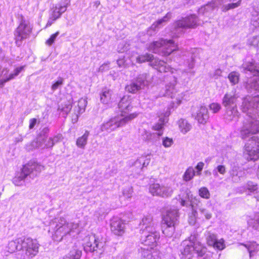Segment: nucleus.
I'll list each match as a JSON object with an SVG mask.
<instances>
[{
  "instance_id": "f257e3e1",
  "label": "nucleus",
  "mask_w": 259,
  "mask_h": 259,
  "mask_svg": "<svg viewBox=\"0 0 259 259\" xmlns=\"http://www.w3.org/2000/svg\"><path fill=\"white\" fill-rule=\"evenodd\" d=\"M241 109L247 113V117L240 130V136L246 139L259 132V120L255 119V114H258L259 96L246 97L243 99Z\"/></svg>"
},
{
  "instance_id": "f03ea898",
  "label": "nucleus",
  "mask_w": 259,
  "mask_h": 259,
  "mask_svg": "<svg viewBox=\"0 0 259 259\" xmlns=\"http://www.w3.org/2000/svg\"><path fill=\"white\" fill-rule=\"evenodd\" d=\"M78 224L70 222L63 218L56 219L50 223V230L52 232L54 240L60 241L63 238L67 235H73L77 233Z\"/></svg>"
},
{
  "instance_id": "7ed1b4c3",
  "label": "nucleus",
  "mask_w": 259,
  "mask_h": 259,
  "mask_svg": "<svg viewBox=\"0 0 259 259\" xmlns=\"http://www.w3.org/2000/svg\"><path fill=\"white\" fill-rule=\"evenodd\" d=\"M43 169L42 165L35 162H30L23 166L19 175L13 179V183L16 186H21L27 176L34 178Z\"/></svg>"
},
{
  "instance_id": "20e7f679",
  "label": "nucleus",
  "mask_w": 259,
  "mask_h": 259,
  "mask_svg": "<svg viewBox=\"0 0 259 259\" xmlns=\"http://www.w3.org/2000/svg\"><path fill=\"white\" fill-rule=\"evenodd\" d=\"M162 49V54L164 56L169 55L172 52L178 49V46L173 40L160 39L150 44L148 50L154 53H160L159 49Z\"/></svg>"
},
{
  "instance_id": "39448f33",
  "label": "nucleus",
  "mask_w": 259,
  "mask_h": 259,
  "mask_svg": "<svg viewBox=\"0 0 259 259\" xmlns=\"http://www.w3.org/2000/svg\"><path fill=\"white\" fill-rule=\"evenodd\" d=\"M137 114L134 113L129 116L123 115H117L111 118L107 122L103 123L101 126L102 132H110L116 128L124 125L126 122L137 116Z\"/></svg>"
},
{
  "instance_id": "423d86ee",
  "label": "nucleus",
  "mask_w": 259,
  "mask_h": 259,
  "mask_svg": "<svg viewBox=\"0 0 259 259\" xmlns=\"http://www.w3.org/2000/svg\"><path fill=\"white\" fill-rule=\"evenodd\" d=\"M32 26L29 21L21 17L19 24L14 32L16 44L20 46L23 40L28 38L32 32Z\"/></svg>"
},
{
  "instance_id": "0eeeda50",
  "label": "nucleus",
  "mask_w": 259,
  "mask_h": 259,
  "mask_svg": "<svg viewBox=\"0 0 259 259\" xmlns=\"http://www.w3.org/2000/svg\"><path fill=\"white\" fill-rule=\"evenodd\" d=\"M243 155L247 161H256L259 159V139L252 136L251 140L245 144Z\"/></svg>"
},
{
  "instance_id": "6e6552de",
  "label": "nucleus",
  "mask_w": 259,
  "mask_h": 259,
  "mask_svg": "<svg viewBox=\"0 0 259 259\" xmlns=\"http://www.w3.org/2000/svg\"><path fill=\"white\" fill-rule=\"evenodd\" d=\"M242 67L253 74V76L247 81L246 88L259 91V63L257 64L252 61L244 63Z\"/></svg>"
},
{
  "instance_id": "1a4fd4ad",
  "label": "nucleus",
  "mask_w": 259,
  "mask_h": 259,
  "mask_svg": "<svg viewBox=\"0 0 259 259\" xmlns=\"http://www.w3.org/2000/svg\"><path fill=\"white\" fill-rule=\"evenodd\" d=\"M70 3V0H62L60 3L53 6L46 26H51L55 21L59 18L61 15L66 12Z\"/></svg>"
},
{
  "instance_id": "9d476101",
  "label": "nucleus",
  "mask_w": 259,
  "mask_h": 259,
  "mask_svg": "<svg viewBox=\"0 0 259 259\" xmlns=\"http://www.w3.org/2000/svg\"><path fill=\"white\" fill-rule=\"evenodd\" d=\"M39 244L36 239L30 238H24L22 244V249L24 251L25 256L31 259L38 253Z\"/></svg>"
},
{
  "instance_id": "9b49d317",
  "label": "nucleus",
  "mask_w": 259,
  "mask_h": 259,
  "mask_svg": "<svg viewBox=\"0 0 259 259\" xmlns=\"http://www.w3.org/2000/svg\"><path fill=\"white\" fill-rule=\"evenodd\" d=\"M104 244V242L98 238L95 235H92L87 238L84 249L87 252H96L101 254L103 252Z\"/></svg>"
},
{
  "instance_id": "f8f14e48",
  "label": "nucleus",
  "mask_w": 259,
  "mask_h": 259,
  "mask_svg": "<svg viewBox=\"0 0 259 259\" xmlns=\"http://www.w3.org/2000/svg\"><path fill=\"white\" fill-rule=\"evenodd\" d=\"M198 25V21L196 16L191 15L176 21L174 24V27L176 30H178L180 28H194Z\"/></svg>"
},
{
  "instance_id": "ddd939ff",
  "label": "nucleus",
  "mask_w": 259,
  "mask_h": 259,
  "mask_svg": "<svg viewBox=\"0 0 259 259\" xmlns=\"http://www.w3.org/2000/svg\"><path fill=\"white\" fill-rule=\"evenodd\" d=\"M159 238V234L155 229L152 231H143L141 232V242L146 246H150L153 248L156 246L157 241Z\"/></svg>"
},
{
  "instance_id": "4468645a",
  "label": "nucleus",
  "mask_w": 259,
  "mask_h": 259,
  "mask_svg": "<svg viewBox=\"0 0 259 259\" xmlns=\"http://www.w3.org/2000/svg\"><path fill=\"white\" fill-rule=\"evenodd\" d=\"M24 66L16 68L13 73L9 74V70L7 68L0 69V88H3L7 81L14 79L24 69Z\"/></svg>"
},
{
  "instance_id": "2eb2a0df",
  "label": "nucleus",
  "mask_w": 259,
  "mask_h": 259,
  "mask_svg": "<svg viewBox=\"0 0 259 259\" xmlns=\"http://www.w3.org/2000/svg\"><path fill=\"white\" fill-rule=\"evenodd\" d=\"M147 75L146 73L140 74L137 79L126 86L125 89L129 93H136L142 89L146 84Z\"/></svg>"
},
{
  "instance_id": "dca6fc26",
  "label": "nucleus",
  "mask_w": 259,
  "mask_h": 259,
  "mask_svg": "<svg viewBox=\"0 0 259 259\" xmlns=\"http://www.w3.org/2000/svg\"><path fill=\"white\" fill-rule=\"evenodd\" d=\"M179 217L178 210L177 208H170L163 214L162 224L176 225L178 221Z\"/></svg>"
},
{
  "instance_id": "f3484780",
  "label": "nucleus",
  "mask_w": 259,
  "mask_h": 259,
  "mask_svg": "<svg viewBox=\"0 0 259 259\" xmlns=\"http://www.w3.org/2000/svg\"><path fill=\"white\" fill-rule=\"evenodd\" d=\"M110 226L111 230L114 234L121 236L124 233L125 224L121 219L118 218H113Z\"/></svg>"
},
{
  "instance_id": "a211bd4d",
  "label": "nucleus",
  "mask_w": 259,
  "mask_h": 259,
  "mask_svg": "<svg viewBox=\"0 0 259 259\" xmlns=\"http://www.w3.org/2000/svg\"><path fill=\"white\" fill-rule=\"evenodd\" d=\"M118 107L121 112L120 115H123L126 116H129L131 114L127 115L126 114L131 111L133 108L132 99L130 96H123L118 103Z\"/></svg>"
},
{
  "instance_id": "6ab92c4d",
  "label": "nucleus",
  "mask_w": 259,
  "mask_h": 259,
  "mask_svg": "<svg viewBox=\"0 0 259 259\" xmlns=\"http://www.w3.org/2000/svg\"><path fill=\"white\" fill-rule=\"evenodd\" d=\"M49 131L50 130L48 127H44L40 132L37 140L32 141L30 145L26 146L27 149L28 150H32L33 149L42 147L41 141H44V139L48 136Z\"/></svg>"
},
{
  "instance_id": "aec40b11",
  "label": "nucleus",
  "mask_w": 259,
  "mask_h": 259,
  "mask_svg": "<svg viewBox=\"0 0 259 259\" xmlns=\"http://www.w3.org/2000/svg\"><path fill=\"white\" fill-rule=\"evenodd\" d=\"M238 98V96L235 92H227L222 99V104L226 108L236 106V103Z\"/></svg>"
},
{
  "instance_id": "412c9836",
  "label": "nucleus",
  "mask_w": 259,
  "mask_h": 259,
  "mask_svg": "<svg viewBox=\"0 0 259 259\" xmlns=\"http://www.w3.org/2000/svg\"><path fill=\"white\" fill-rule=\"evenodd\" d=\"M186 240L182 243L183 248L181 249V253L188 259H190L194 252L193 240Z\"/></svg>"
},
{
  "instance_id": "4be33fe9",
  "label": "nucleus",
  "mask_w": 259,
  "mask_h": 259,
  "mask_svg": "<svg viewBox=\"0 0 259 259\" xmlns=\"http://www.w3.org/2000/svg\"><path fill=\"white\" fill-rule=\"evenodd\" d=\"M139 225L142 232L143 231H152L155 229L154 224L153 222V218L150 214L144 216Z\"/></svg>"
},
{
  "instance_id": "5701e85b",
  "label": "nucleus",
  "mask_w": 259,
  "mask_h": 259,
  "mask_svg": "<svg viewBox=\"0 0 259 259\" xmlns=\"http://www.w3.org/2000/svg\"><path fill=\"white\" fill-rule=\"evenodd\" d=\"M195 119L199 123L205 124L209 119L207 108L205 106H201L197 112Z\"/></svg>"
},
{
  "instance_id": "b1692460",
  "label": "nucleus",
  "mask_w": 259,
  "mask_h": 259,
  "mask_svg": "<svg viewBox=\"0 0 259 259\" xmlns=\"http://www.w3.org/2000/svg\"><path fill=\"white\" fill-rule=\"evenodd\" d=\"M223 3V0H212L210 3L201 7L198 13L200 14H204L207 12L212 11L214 8L218 7Z\"/></svg>"
},
{
  "instance_id": "393cba45",
  "label": "nucleus",
  "mask_w": 259,
  "mask_h": 259,
  "mask_svg": "<svg viewBox=\"0 0 259 259\" xmlns=\"http://www.w3.org/2000/svg\"><path fill=\"white\" fill-rule=\"evenodd\" d=\"M23 240L22 238H18L10 241L7 246L8 251L13 253L17 250H22Z\"/></svg>"
},
{
  "instance_id": "a878e982",
  "label": "nucleus",
  "mask_w": 259,
  "mask_h": 259,
  "mask_svg": "<svg viewBox=\"0 0 259 259\" xmlns=\"http://www.w3.org/2000/svg\"><path fill=\"white\" fill-rule=\"evenodd\" d=\"M177 82V78L174 77L172 80L166 85L165 96H169L171 98L175 97V94L176 92L175 86Z\"/></svg>"
},
{
  "instance_id": "bb28decb",
  "label": "nucleus",
  "mask_w": 259,
  "mask_h": 259,
  "mask_svg": "<svg viewBox=\"0 0 259 259\" xmlns=\"http://www.w3.org/2000/svg\"><path fill=\"white\" fill-rule=\"evenodd\" d=\"M238 116L239 112L237 110L236 106L226 108V118L228 120H235L238 118Z\"/></svg>"
},
{
  "instance_id": "cd10ccee",
  "label": "nucleus",
  "mask_w": 259,
  "mask_h": 259,
  "mask_svg": "<svg viewBox=\"0 0 259 259\" xmlns=\"http://www.w3.org/2000/svg\"><path fill=\"white\" fill-rule=\"evenodd\" d=\"M62 139V136L61 135H57L53 137H50L48 139H44V141H41V144H45L44 148H52L53 146L58 143Z\"/></svg>"
},
{
  "instance_id": "c85d7f7f",
  "label": "nucleus",
  "mask_w": 259,
  "mask_h": 259,
  "mask_svg": "<svg viewBox=\"0 0 259 259\" xmlns=\"http://www.w3.org/2000/svg\"><path fill=\"white\" fill-rule=\"evenodd\" d=\"M90 135V132L85 131L83 135L78 137L76 141V145L80 149H84L88 143V138Z\"/></svg>"
},
{
  "instance_id": "c756f323",
  "label": "nucleus",
  "mask_w": 259,
  "mask_h": 259,
  "mask_svg": "<svg viewBox=\"0 0 259 259\" xmlns=\"http://www.w3.org/2000/svg\"><path fill=\"white\" fill-rule=\"evenodd\" d=\"M194 252H196L198 256H203L206 252L207 248L200 242L193 240Z\"/></svg>"
},
{
  "instance_id": "7c9ffc66",
  "label": "nucleus",
  "mask_w": 259,
  "mask_h": 259,
  "mask_svg": "<svg viewBox=\"0 0 259 259\" xmlns=\"http://www.w3.org/2000/svg\"><path fill=\"white\" fill-rule=\"evenodd\" d=\"M112 92L107 89H104L100 95V100L102 103L108 104L110 103Z\"/></svg>"
},
{
  "instance_id": "2f4dec72",
  "label": "nucleus",
  "mask_w": 259,
  "mask_h": 259,
  "mask_svg": "<svg viewBox=\"0 0 259 259\" xmlns=\"http://www.w3.org/2000/svg\"><path fill=\"white\" fill-rule=\"evenodd\" d=\"M155 66H156V69L161 72H166L170 71L173 73L172 68L169 66H166V64L165 62L161 60H155Z\"/></svg>"
},
{
  "instance_id": "473e14b6",
  "label": "nucleus",
  "mask_w": 259,
  "mask_h": 259,
  "mask_svg": "<svg viewBox=\"0 0 259 259\" xmlns=\"http://www.w3.org/2000/svg\"><path fill=\"white\" fill-rule=\"evenodd\" d=\"M82 254L80 250L74 248L66 255L64 256L62 259H80Z\"/></svg>"
},
{
  "instance_id": "72a5a7b5",
  "label": "nucleus",
  "mask_w": 259,
  "mask_h": 259,
  "mask_svg": "<svg viewBox=\"0 0 259 259\" xmlns=\"http://www.w3.org/2000/svg\"><path fill=\"white\" fill-rule=\"evenodd\" d=\"M87 104V101L84 98H80L78 101L77 104V113H75L76 118L75 120H77L78 115L84 112L85 108Z\"/></svg>"
},
{
  "instance_id": "f704fd0d",
  "label": "nucleus",
  "mask_w": 259,
  "mask_h": 259,
  "mask_svg": "<svg viewBox=\"0 0 259 259\" xmlns=\"http://www.w3.org/2000/svg\"><path fill=\"white\" fill-rule=\"evenodd\" d=\"M162 232L167 237H171L175 231V225L162 224Z\"/></svg>"
},
{
  "instance_id": "c9c22d12",
  "label": "nucleus",
  "mask_w": 259,
  "mask_h": 259,
  "mask_svg": "<svg viewBox=\"0 0 259 259\" xmlns=\"http://www.w3.org/2000/svg\"><path fill=\"white\" fill-rule=\"evenodd\" d=\"M179 128L182 133L186 134L191 128V124L184 119H181L178 121Z\"/></svg>"
},
{
  "instance_id": "e433bc0d",
  "label": "nucleus",
  "mask_w": 259,
  "mask_h": 259,
  "mask_svg": "<svg viewBox=\"0 0 259 259\" xmlns=\"http://www.w3.org/2000/svg\"><path fill=\"white\" fill-rule=\"evenodd\" d=\"M248 224L254 229L259 231V212L255 213L253 217L248 220Z\"/></svg>"
},
{
  "instance_id": "4c0bfd02",
  "label": "nucleus",
  "mask_w": 259,
  "mask_h": 259,
  "mask_svg": "<svg viewBox=\"0 0 259 259\" xmlns=\"http://www.w3.org/2000/svg\"><path fill=\"white\" fill-rule=\"evenodd\" d=\"M162 134V132H159L157 133H152L150 132L144 130L142 134V136L145 141L149 142L153 141L155 138L156 135L160 136Z\"/></svg>"
},
{
  "instance_id": "58836bf2",
  "label": "nucleus",
  "mask_w": 259,
  "mask_h": 259,
  "mask_svg": "<svg viewBox=\"0 0 259 259\" xmlns=\"http://www.w3.org/2000/svg\"><path fill=\"white\" fill-rule=\"evenodd\" d=\"M251 23L254 27H259V5L254 8L252 14Z\"/></svg>"
},
{
  "instance_id": "ea45409f",
  "label": "nucleus",
  "mask_w": 259,
  "mask_h": 259,
  "mask_svg": "<svg viewBox=\"0 0 259 259\" xmlns=\"http://www.w3.org/2000/svg\"><path fill=\"white\" fill-rule=\"evenodd\" d=\"M169 114L170 112L169 111L166 112L164 115L165 117L164 118H160L159 121L153 126V128L155 131H159V132H161L160 130L163 128V125L167 122V117H168Z\"/></svg>"
},
{
  "instance_id": "a19ab883",
  "label": "nucleus",
  "mask_w": 259,
  "mask_h": 259,
  "mask_svg": "<svg viewBox=\"0 0 259 259\" xmlns=\"http://www.w3.org/2000/svg\"><path fill=\"white\" fill-rule=\"evenodd\" d=\"M161 186L158 183H154L150 185L149 186V192L153 196H160L161 191Z\"/></svg>"
},
{
  "instance_id": "79ce46f5",
  "label": "nucleus",
  "mask_w": 259,
  "mask_h": 259,
  "mask_svg": "<svg viewBox=\"0 0 259 259\" xmlns=\"http://www.w3.org/2000/svg\"><path fill=\"white\" fill-rule=\"evenodd\" d=\"M195 175V171L193 167H189L185 172L183 178L184 181L188 182L192 180Z\"/></svg>"
},
{
  "instance_id": "37998d69",
  "label": "nucleus",
  "mask_w": 259,
  "mask_h": 259,
  "mask_svg": "<svg viewBox=\"0 0 259 259\" xmlns=\"http://www.w3.org/2000/svg\"><path fill=\"white\" fill-rule=\"evenodd\" d=\"M244 246L248 250L250 257L252 256V253L254 252H257L259 250V246L255 242H250L248 244H241Z\"/></svg>"
},
{
  "instance_id": "c03bdc74",
  "label": "nucleus",
  "mask_w": 259,
  "mask_h": 259,
  "mask_svg": "<svg viewBox=\"0 0 259 259\" xmlns=\"http://www.w3.org/2000/svg\"><path fill=\"white\" fill-rule=\"evenodd\" d=\"M242 0H239L236 3H233L223 5L222 7V10L223 12H227L231 9H235L241 5Z\"/></svg>"
},
{
  "instance_id": "a18cd8bd",
  "label": "nucleus",
  "mask_w": 259,
  "mask_h": 259,
  "mask_svg": "<svg viewBox=\"0 0 259 259\" xmlns=\"http://www.w3.org/2000/svg\"><path fill=\"white\" fill-rule=\"evenodd\" d=\"M160 197H168L171 195L173 193L172 189L170 187L161 186Z\"/></svg>"
},
{
  "instance_id": "49530a36",
  "label": "nucleus",
  "mask_w": 259,
  "mask_h": 259,
  "mask_svg": "<svg viewBox=\"0 0 259 259\" xmlns=\"http://www.w3.org/2000/svg\"><path fill=\"white\" fill-rule=\"evenodd\" d=\"M153 59V56L150 54H146L139 56L136 58L137 62L142 63L146 61H151Z\"/></svg>"
},
{
  "instance_id": "de8ad7c7",
  "label": "nucleus",
  "mask_w": 259,
  "mask_h": 259,
  "mask_svg": "<svg viewBox=\"0 0 259 259\" xmlns=\"http://www.w3.org/2000/svg\"><path fill=\"white\" fill-rule=\"evenodd\" d=\"M141 253L144 259H161L158 255H153L148 249H143Z\"/></svg>"
},
{
  "instance_id": "09e8293b",
  "label": "nucleus",
  "mask_w": 259,
  "mask_h": 259,
  "mask_svg": "<svg viewBox=\"0 0 259 259\" xmlns=\"http://www.w3.org/2000/svg\"><path fill=\"white\" fill-rule=\"evenodd\" d=\"M228 78L232 84H236L239 81V74L235 71L231 72L229 74Z\"/></svg>"
},
{
  "instance_id": "8fccbe9b",
  "label": "nucleus",
  "mask_w": 259,
  "mask_h": 259,
  "mask_svg": "<svg viewBox=\"0 0 259 259\" xmlns=\"http://www.w3.org/2000/svg\"><path fill=\"white\" fill-rule=\"evenodd\" d=\"M133 193V189L131 186L126 187L122 191V196L126 199L132 198Z\"/></svg>"
},
{
  "instance_id": "3c124183",
  "label": "nucleus",
  "mask_w": 259,
  "mask_h": 259,
  "mask_svg": "<svg viewBox=\"0 0 259 259\" xmlns=\"http://www.w3.org/2000/svg\"><path fill=\"white\" fill-rule=\"evenodd\" d=\"M226 172V168L224 165H219L212 170V174L215 177L218 176V174L224 175Z\"/></svg>"
},
{
  "instance_id": "603ef678",
  "label": "nucleus",
  "mask_w": 259,
  "mask_h": 259,
  "mask_svg": "<svg viewBox=\"0 0 259 259\" xmlns=\"http://www.w3.org/2000/svg\"><path fill=\"white\" fill-rule=\"evenodd\" d=\"M199 195L203 198L208 199L210 197V193L206 187H201L199 190Z\"/></svg>"
},
{
  "instance_id": "864d4df0",
  "label": "nucleus",
  "mask_w": 259,
  "mask_h": 259,
  "mask_svg": "<svg viewBox=\"0 0 259 259\" xmlns=\"http://www.w3.org/2000/svg\"><path fill=\"white\" fill-rule=\"evenodd\" d=\"M217 239V236L215 234H209L206 238L208 245L213 246L215 244Z\"/></svg>"
},
{
  "instance_id": "5fc2aeb1",
  "label": "nucleus",
  "mask_w": 259,
  "mask_h": 259,
  "mask_svg": "<svg viewBox=\"0 0 259 259\" xmlns=\"http://www.w3.org/2000/svg\"><path fill=\"white\" fill-rule=\"evenodd\" d=\"M174 143L173 139L167 137L162 138V144L165 148L170 147Z\"/></svg>"
},
{
  "instance_id": "6e6d98bb",
  "label": "nucleus",
  "mask_w": 259,
  "mask_h": 259,
  "mask_svg": "<svg viewBox=\"0 0 259 259\" xmlns=\"http://www.w3.org/2000/svg\"><path fill=\"white\" fill-rule=\"evenodd\" d=\"M248 44L250 46L254 47L259 46V36H253L248 40Z\"/></svg>"
},
{
  "instance_id": "4d7b16f0",
  "label": "nucleus",
  "mask_w": 259,
  "mask_h": 259,
  "mask_svg": "<svg viewBox=\"0 0 259 259\" xmlns=\"http://www.w3.org/2000/svg\"><path fill=\"white\" fill-rule=\"evenodd\" d=\"M59 34V32L57 31L55 33L52 34L50 37L46 40V44L49 46H51L55 42Z\"/></svg>"
},
{
  "instance_id": "13d9d810",
  "label": "nucleus",
  "mask_w": 259,
  "mask_h": 259,
  "mask_svg": "<svg viewBox=\"0 0 259 259\" xmlns=\"http://www.w3.org/2000/svg\"><path fill=\"white\" fill-rule=\"evenodd\" d=\"M164 24L163 22H162L160 19L152 24L150 27V29L155 31L157 29L161 28Z\"/></svg>"
},
{
  "instance_id": "bf43d9fd",
  "label": "nucleus",
  "mask_w": 259,
  "mask_h": 259,
  "mask_svg": "<svg viewBox=\"0 0 259 259\" xmlns=\"http://www.w3.org/2000/svg\"><path fill=\"white\" fill-rule=\"evenodd\" d=\"M213 247L214 248H217L219 250H223L225 247L224 240L222 239L219 240H218L217 239L215 242V244H214Z\"/></svg>"
},
{
  "instance_id": "052dcab7",
  "label": "nucleus",
  "mask_w": 259,
  "mask_h": 259,
  "mask_svg": "<svg viewBox=\"0 0 259 259\" xmlns=\"http://www.w3.org/2000/svg\"><path fill=\"white\" fill-rule=\"evenodd\" d=\"M246 188L250 192H254V191H256L257 189V184L252 182H248L246 184Z\"/></svg>"
},
{
  "instance_id": "680f3d73",
  "label": "nucleus",
  "mask_w": 259,
  "mask_h": 259,
  "mask_svg": "<svg viewBox=\"0 0 259 259\" xmlns=\"http://www.w3.org/2000/svg\"><path fill=\"white\" fill-rule=\"evenodd\" d=\"M209 109L212 110L213 113L218 112L221 108V105L217 103H213L209 105Z\"/></svg>"
},
{
  "instance_id": "e2e57ef3",
  "label": "nucleus",
  "mask_w": 259,
  "mask_h": 259,
  "mask_svg": "<svg viewBox=\"0 0 259 259\" xmlns=\"http://www.w3.org/2000/svg\"><path fill=\"white\" fill-rule=\"evenodd\" d=\"M199 210L200 212L205 216V218L207 220H209L211 218V213L208 210H206L205 208H200L199 209Z\"/></svg>"
},
{
  "instance_id": "0e129e2a",
  "label": "nucleus",
  "mask_w": 259,
  "mask_h": 259,
  "mask_svg": "<svg viewBox=\"0 0 259 259\" xmlns=\"http://www.w3.org/2000/svg\"><path fill=\"white\" fill-rule=\"evenodd\" d=\"M72 108V105L70 103L66 104L64 105V106L60 108H59V109L61 110L62 112H63L65 114H67L70 111Z\"/></svg>"
},
{
  "instance_id": "69168bd1",
  "label": "nucleus",
  "mask_w": 259,
  "mask_h": 259,
  "mask_svg": "<svg viewBox=\"0 0 259 259\" xmlns=\"http://www.w3.org/2000/svg\"><path fill=\"white\" fill-rule=\"evenodd\" d=\"M63 82V79L62 78H59L58 80L54 84H52L51 89L53 91L56 90L61 85Z\"/></svg>"
},
{
  "instance_id": "338daca9",
  "label": "nucleus",
  "mask_w": 259,
  "mask_h": 259,
  "mask_svg": "<svg viewBox=\"0 0 259 259\" xmlns=\"http://www.w3.org/2000/svg\"><path fill=\"white\" fill-rule=\"evenodd\" d=\"M171 17H172V13L168 12L163 17L161 18L160 20L165 24L166 23H167L168 21H169V20L171 18Z\"/></svg>"
},
{
  "instance_id": "774afa93",
  "label": "nucleus",
  "mask_w": 259,
  "mask_h": 259,
  "mask_svg": "<svg viewBox=\"0 0 259 259\" xmlns=\"http://www.w3.org/2000/svg\"><path fill=\"white\" fill-rule=\"evenodd\" d=\"M204 165V164L202 162H199L197 163V165L196 166V169H197L196 174L197 175H200L201 171L202 170L203 166Z\"/></svg>"
}]
</instances>
